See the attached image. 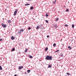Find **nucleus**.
Instances as JSON below:
<instances>
[{
	"instance_id": "obj_4",
	"label": "nucleus",
	"mask_w": 76,
	"mask_h": 76,
	"mask_svg": "<svg viewBox=\"0 0 76 76\" xmlns=\"http://www.w3.org/2000/svg\"><path fill=\"white\" fill-rule=\"evenodd\" d=\"M59 56H60V57H64V56H63V54H62L60 55H59Z\"/></svg>"
},
{
	"instance_id": "obj_20",
	"label": "nucleus",
	"mask_w": 76,
	"mask_h": 76,
	"mask_svg": "<svg viewBox=\"0 0 76 76\" xmlns=\"http://www.w3.org/2000/svg\"><path fill=\"white\" fill-rule=\"evenodd\" d=\"M15 48H13L12 49V51H15Z\"/></svg>"
},
{
	"instance_id": "obj_6",
	"label": "nucleus",
	"mask_w": 76,
	"mask_h": 76,
	"mask_svg": "<svg viewBox=\"0 0 76 76\" xmlns=\"http://www.w3.org/2000/svg\"><path fill=\"white\" fill-rule=\"evenodd\" d=\"M54 28H57L58 27V26H57V25H54Z\"/></svg>"
},
{
	"instance_id": "obj_30",
	"label": "nucleus",
	"mask_w": 76,
	"mask_h": 76,
	"mask_svg": "<svg viewBox=\"0 0 76 76\" xmlns=\"http://www.w3.org/2000/svg\"><path fill=\"white\" fill-rule=\"evenodd\" d=\"M31 29V27H29L28 28V30H30V29Z\"/></svg>"
},
{
	"instance_id": "obj_22",
	"label": "nucleus",
	"mask_w": 76,
	"mask_h": 76,
	"mask_svg": "<svg viewBox=\"0 0 76 76\" xmlns=\"http://www.w3.org/2000/svg\"><path fill=\"white\" fill-rule=\"evenodd\" d=\"M56 45V43H54L53 44V47H55Z\"/></svg>"
},
{
	"instance_id": "obj_13",
	"label": "nucleus",
	"mask_w": 76,
	"mask_h": 76,
	"mask_svg": "<svg viewBox=\"0 0 76 76\" xmlns=\"http://www.w3.org/2000/svg\"><path fill=\"white\" fill-rule=\"evenodd\" d=\"M0 70H3V69L2 68V67H1V66L0 65Z\"/></svg>"
},
{
	"instance_id": "obj_16",
	"label": "nucleus",
	"mask_w": 76,
	"mask_h": 76,
	"mask_svg": "<svg viewBox=\"0 0 76 76\" xmlns=\"http://www.w3.org/2000/svg\"><path fill=\"white\" fill-rule=\"evenodd\" d=\"M7 22L8 23H11V22H12V21H10V20H8L7 21Z\"/></svg>"
},
{
	"instance_id": "obj_1",
	"label": "nucleus",
	"mask_w": 76,
	"mask_h": 76,
	"mask_svg": "<svg viewBox=\"0 0 76 76\" xmlns=\"http://www.w3.org/2000/svg\"><path fill=\"white\" fill-rule=\"evenodd\" d=\"M45 59L47 60H52V56H47L46 57Z\"/></svg>"
},
{
	"instance_id": "obj_34",
	"label": "nucleus",
	"mask_w": 76,
	"mask_h": 76,
	"mask_svg": "<svg viewBox=\"0 0 76 76\" xmlns=\"http://www.w3.org/2000/svg\"><path fill=\"white\" fill-rule=\"evenodd\" d=\"M66 12H69V10L68 9H67L66 10Z\"/></svg>"
},
{
	"instance_id": "obj_19",
	"label": "nucleus",
	"mask_w": 76,
	"mask_h": 76,
	"mask_svg": "<svg viewBox=\"0 0 76 76\" xmlns=\"http://www.w3.org/2000/svg\"><path fill=\"white\" fill-rule=\"evenodd\" d=\"M29 57L30 58H33V57L32 56H29Z\"/></svg>"
},
{
	"instance_id": "obj_10",
	"label": "nucleus",
	"mask_w": 76,
	"mask_h": 76,
	"mask_svg": "<svg viewBox=\"0 0 76 76\" xmlns=\"http://www.w3.org/2000/svg\"><path fill=\"white\" fill-rule=\"evenodd\" d=\"M56 21H58V20L59 19L58 18H56L55 19Z\"/></svg>"
},
{
	"instance_id": "obj_12",
	"label": "nucleus",
	"mask_w": 76,
	"mask_h": 76,
	"mask_svg": "<svg viewBox=\"0 0 76 76\" xmlns=\"http://www.w3.org/2000/svg\"><path fill=\"white\" fill-rule=\"evenodd\" d=\"M18 33L19 34H21V32L20 30L18 31Z\"/></svg>"
},
{
	"instance_id": "obj_29",
	"label": "nucleus",
	"mask_w": 76,
	"mask_h": 76,
	"mask_svg": "<svg viewBox=\"0 0 76 76\" xmlns=\"http://www.w3.org/2000/svg\"><path fill=\"white\" fill-rule=\"evenodd\" d=\"M64 26H65L66 27H67V26H68V25L67 24H65V25Z\"/></svg>"
},
{
	"instance_id": "obj_25",
	"label": "nucleus",
	"mask_w": 76,
	"mask_h": 76,
	"mask_svg": "<svg viewBox=\"0 0 76 76\" xmlns=\"http://www.w3.org/2000/svg\"><path fill=\"white\" fill-rule=\"evenodd\" d=\"M48 67L49 68H50V67H51V65H49L48 66Z\"/></svg>"
},
{
	"instance_id": "obj_38",
	"label": "nucleus",
	"mask_w": 76,
	"mask_h": 76,
	"mask_svg": "<svg viewBox=\"0 0 76 76\" xmlns=\"http://www.w3.org/2000/svg\"><path fill=\"white\" fill-rule=\"evenodd\" d=\"M72 41H73V39H72Z\"/></svg>"
},
{
	"instance_id": "obj_32",
	"label": "nucleus",
	"mask_w": 76,
	"mask_h": 76,
	"mask_svg": "<svg viewBox=\"0 0 76 76\" xmlns=\"http://www.w3.org/2000/svg\"><path fill=\"white\" fill-rule=\"evenodd\" d=\"M16 15V13H15V12H14V16H15V15Z\"/></svg>"
},
{
	"instance_id": "obj_18",
	"label": "nucleus",
	"mask_w": 76,
	"mask_h": 76,
	"mask_svg": "<svg viewBox=\"0 0 76 76\" xmlns=\"http://www.w3.org/2000/svg\"><path fill=\"white\" fill-rule=\"evenodd\" d=\"M28 49H26V50H25V52L26 53V52H27L28 51Z\"/></svg>"
},
{
	"instance_id": "obj_21",
	"label": "nucleus",
	"mask_w": 76,
	"mask_h": 76,
	"mask_svg": "<svg viewBox=\"0 0 76 76\" xmlns=\"http://www.w3.org/2000/svg\"><path fill=\"white\" fill-rule=\"evenodd\" d=\"M74 27H75V25H74V24H72V28H74Z\"/></svg>"
},
{
	"instance_id": "obj_9",
	"label": "nucleus",
	"mask_w": 76,
	"mask_h": 76,
	"mask_svg": "<svg viewBox=\"0 0 76 76\" xmlns=\"http://www.w3.org/2000/svg\"><path fill=\"white\" fill-rule=\"evenodd\" d=\"M27 72H28V73H29V72H31V70L29 69V70H28L27 71Z\"/></svg>"
},
{
	"instance_id": "obj_37",
	"label": "nucleus",
	"mask_w": 76,
	"mask_h": 76,
	"mask_svg": "<svg viewBox=\"0 0 76 76\" xmlns=\"http://www.w3.org/2000/svg\"><path fill=\"white\" fill-rule=\"evenodd\" d=\"M27 1H30V0H27Z\"/></svg>"
},
{
	"instance_id": "obj_2",
	"label": "nucleus",
	"mask_w": 76,
	"mask_h": 76,
	"mask_svg": "<svg viewBox=\"0 0 76 76\" xmlns=\"http://www.w3.org/2000/svg\"><path fill=\"white\" fill-rule=\"evenodd\" d=\"M11 39H12V40H14V39H15V38L14 37L12 36L11 37Z\"/></svg>"
},
{
	"instance_id": "obj_39",
	"label": "nucleus",
	"mask_w": 76,
	"mask_h": 76,
	"mask_svg": "<svg viewBox=\"0 0 76 76\" xmlns=\"http://www.w3.org/2000/svg\"><path fill=\"white\" fill-rule=\"evenodd\" d=\"M25 74H26V73H25Z\"/></svg>"
},
{
	"instance_id": "obj_15",
	"label": "nucleus",
	"mask_w": 76,
	"mask_h": 76,
	"mask_svg": "<svg viewBox=\"0 0 76 76\" xmlns=\"http://www.w3.org/2000/svg\"><path fill=\"white\" fill-rule=\"evenodd\" d=\"M18 12V10H16V11L14 12V13H16Z\"/></svg>"
},
{
	"instance_id": "obj_5",
	"label": "nucleus",
	"mask_w": 76,
	"mask_h": 76,
	"mask_svg": "<svg viewBox=\"0 0 76 76\" xmlns=\"http://www.w3.org/2000/svg\"><path fill=\"white\" fill-rule=\"evenodd\" d=\"M48 47H46L45 48V51H48Z\"/></svg>"
},
{
	"instance_id": "obj_40",
	"label": "nucleus",
	"mask_w": 76,
	"mask_h": 76,
	"mask_svg": "<svg viewBox=\"0 0 76 76\" xmlns=\"http://www.w3.org/2000/svg\"><path fill=\"white\" fill-rule=\"evenodd\" d=\"M31 0H30V1H31Z\"/></svg>"
},
{
	"instance_id": "obj_7",
	"label": "nucleus",
	"mask_w": 76,
	"mask_h": 76,
	"mask_svg": "<svg viewBox=\"0 0 76 76\" xmlns=\"http://www.w3.org/2000/svg\"><path fill=\"white\" fill-rule=\"evenodd\" d=\"M68 48H69L70 50H71V49H72V47L70 46H68Z\"/></svg>"
},
{
	"instance_id": "obj_8",
	"label": "nucleus",
	"mask_w": 76,
	"mask_h": 76,
	"mask_svg": "<svg viewBox=\"0 0 76 76\" xmlns=\"http://www.w3.org/2000/svg\"><path fill=\"white\" fill-rule=\"evenodd\" d=\"M20 31L21 32H23L24 30L23 29H21L20 30Z\"/></svg>"
},
{
	"instance_id": "obj_23",
	"label": "nucleus",
	"mask_w": 76,
	"mask_h": 76,
	"mask_svg": "<svg viewBox=\"0 0 76 76\" xmlns=\"http://www.w3.org/2000/svg\"><path fill=\"white\" fill-rule=\"evenodd\" d=\"M56 3V0H55V1L53 2V3L54 4H55V3Z\"/></svg>"
},
{
	"instance_id": "obj_26",
	"label": "nucleus",
	"mask_w": 76,
	"mask_h": 76,
	"mask_svg": "<svg viewBox=\"0 0 76 76\" xmlns=\"http://www.w3.org/2000/svg\"><path fill=\"white\" fill-rule=\"evenodd\" d=\"M55 53H58V52H59V50H57L56 51Z\"/></svg>"
},
{
	"instance_id": "obj_3",
	"label": "nucleus",
	"mask_w": 76,
	"mask_h": 76,
	"mask_svg": "<svg viewBox=\"0 0 76 76\" xmlns=\"http://www.w3.org/2000/svg\"><path fill=\"white\" fill-rule=\"evenodd\" d=\"M23 67L20 66L18 67V69H19V70H21V69H22V68H23Z\"/></svg>"
},
{
	"instance_id": "obj_33",
	"label": "nucleus",
	"mask_w": 76,
	"mask_h": 76,
	"mask_svg": "<svg viewBox=\"0 0 76 76\" xmlns=\"http://www.w3.org/2000/svg\"><path fill=\"white\" fill-rule=\"evenodd\" d=\"M45 22H46V23H48V20H46Z\"/></svg>"
},
{
	"instance_id": "obj_17",
	"label": "nucleus",
	"mask_w": 76,
	"mask_h": 76,
	"mask_svg": "<svg viewBox=\"0 0 76 76\" xmlns=\"http://www.w3.org/2000/svg\"><path fill=\"white\" fill-rule=\"evenodd\" d=\"M28 5H30V4H25V6H28Z\"/></svg>"
},
{
	"instance_id": "obj_36",
	"label": "nucleus",
	"mask_w": 76,
	"mask_h": 76,
	"mask_svg": "<svg viewBox=\"0 0 76 76\" xmlns=\"http://www.w3.org/2000/svg\"><path fill=\"white\" fill-rule=\"evenodd\" d=\"M49 36L48 35V36H47V38H49Z\"/></svg>"
},
{
	"instance_id": "obj_24",
	"label": "nucleus",
	"mask_w": 76,
	"mask_h": 76,
	"mask_svg": "<svg viewBox=\"0 0 76 76\" xmlns=\"http://www.w3.org/2000/svg\"><path fill=\"white\" fill-rule=\"evenodd\" d=\"M39 27L38 26H37V27L36 29H38L39 28Z\"/></svg>"
},
{
	"instance_id": "obj_14",
	"label": "nucleus",
	"mask_w": 76,
	"mask_h": 76,
	"mask_svg": "<svg viewBox=\"0 0 76 76\" xmlns=\"http://www.w3.org/2000/svg\"><path fill=\"white\" fill-rule=\"evenodd\" d=\"M30 9L31 10H33V9H34V7H31L30 8Z\"/></svg>"
},
{
	"instance_id": "obj_28",
	"label": "nucleus",
	"mask_w": 76,
	"mask_h": 76,
	"mask_svg": "<svg viewBox=\"0 0 76 76\" xmlns=\"http://www.w3.org/2000/svg\"><path fill=\"white\" fill-rule=\"evenodd\" d=\"M66 74L67 75H70V74H69V73L68 72Z\"/></svg>"
},
{
	"instance_id": "obj_11",
	"label": "nucleus",
	"mask_w": 76,
	"mask_h": 76,
	"mask_svg": "<svg viewBox=\"0 0 76 76\" xmlns=\"http://www.w3.org/2000/svg\"><path fill=\"white\" fill-rule=\"evenodd\" d=\"M7 25L5 24L4 25V26H3V27L4 28H6V27H7Z\"/></svg>"
},
{
	"instance_id": "obj_27",
	"label": "nucleus",
	"mask_w": 76,
	"mask_h": 76,
	"mask_svg": "<svg viewBox=\"0 0 76 76\" xmlns=\"http://www.w3.org/2000/svg\"><path fill=\"white\" fill-rule=\"evenodd\" d=\"M4 24L3 23H1V26H4Z\"/></svg>"
},
{
	"instance_id": "obj_35",
	"label": "nucleus",
	"mask_w": 76,
	"mask_h": 76,
	"mask_svg": "<svg viewBox=\"0 0 76 76\" xmlns=\"http://www.w3.org/2000/svg\"><path fill=\"white\" fill-rule=\"evenodd\" d=\"M2 41V39H0V41Z\"/></svg>"
},
{
	"instance_id": "obj_31",
	"label": "nucleus",
	"mask_w": 76,
	"mask_h": 76,
	"mask_svg": "<svg viewBox=\"0 0 76 76\" xmlns=\"http://www.w3.org/2000/svg\"><path fill=\"white\" fill-rule=\"evenodd\" d=\"M46 17H48V15L47 14H46Z\"/></svg>"
}]
</instances>
